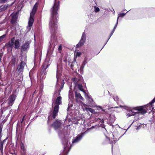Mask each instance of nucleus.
<instances>
[{
	"mask_svg": "<svg viewBox=\"0 0 155 155\" xmlns=\"http://www.w3.org/2000/svg\"><path fill=\"white\" fill-rule=\"evenodd\" d=\"M16 95L14 94H12L9 97L8 104H11L15 100Z\"/></svg>",
	"mask_w": 155,
	"mask_h": 155,
	"instance_id": "9d476101",
	"label": "nucleus"
},
{
	"mask_svg": "<svg viewBox=\"0 0 155 155\" xmlns=\"http://www.w3.org/2000/svg\"><path fill=\"white\" fill-rule=\"evenodd\" d=\"M115 30V29L113 28V30H112V31L111 32L113 33H114Z\"/></svg>",
	"mask_w": 155,
	"mask_h": 155,
	"instance_id": "2f4dec72",
	"label": "nucleus"
},
{
	"mask_svg": "<svg viewBox=\"0 0 155 155\" xmlns=\"http://www.w3.org/2000/svg\"><path fill=\"white\" fill-rule=\"evenodd\" d=\"M25 116L23 117V118H22V122H23V120H24L25 118Z\"/></svg>",
	"mask_w": 155,
	"mask_h": 155,
	"instance_id": "72a5a7b5",
	"label": "nucleus"
},
{
	"mask_svg": "<svg viewBox=\"0 0 155 155\" xmlns=\"http://www.w3.org/2000/svg\"><path fill=\"white\" fill-rule=\"evenodd\" d=\"M86 109L87 110L89 111L91 113H93L94 110L90 108H86Z\"/></svg>",
	"mask_w": 155,
	"mask_h": 155,
	"instance_id": "5701e85b",
	"label": "nucleus"
},
{
	"mask_svg": "<svg viewBox=\"0 0 155 155\" xmlns=\"http://www.w3.org/2000/svg\"><path fill=\"white\" fill-rule=\"evenodd\" d=\"M140 127L139 126H138L137 127L136 129L137 130H138L139 129H140Z\"/></svg>",
	"mask_w": 155,
	"mask_h": 155,
	"instance_id": "7c9ffc66",
	"label": "nucleus"
},
{
	"mask_svg": "<svg viewBox=\"0 0 155 155\" xmlns=\"http://www.w3.org/2000/svg\"><path fill=\"white\" fill-rule=\"evenodd\" d=\"M118 19H117L116 24H115V25L114 28L116 29V28H117V25L118 24Z\"/></svg>",
	"mask_w": 155,
	"mask_h": 155,
	"instance_id": "393cba45",
	"label": "nucleus"
},
{
	"mask_svg": "<svg viewBox=\"0 0 155 155\" xmlns=\"http://www.w3.org/2000/svg\"><path fill=\"white\" fill-rule=\"evenodd\" d=\"M59 5V3H57L55 4L53 9V15H54L57 14V11L58 9V6Z\"/></svg>",
	"mask_w": 155,
	"mask_h": 155,
	"instance_id": "1a4fd4ad",
	"label": "nucleus"
},
{
	"mask_svg": "<svg viewBox=\"0 0 155 155\" xmlns=\"http://www.w3.org/2000/svg\"><path fill=\"white\" fill-rule=\"evenodd\" d=\"M123 108L127 110L128 112L126 113V115L128 117L134 115L135 117L138 116L140 114L143 115L146 113L145 109L143 107H137L132 108L124 106Z\"/></svg>",
	"mask_w": 155,
	"mask_h": 155,
	"instance_id": "f03ea898",
	"label": "nucleus"
},
{
	"mask_svg": "<svg viewBox=\"0 0 155 155\" xmlns=\"http://www.w3.org/2000/svg\"><path fill=\"white\" fill-rule=\"evenodd\" d=\"M30 42L29 41H28L24 43L21 46V51H25L27 50L28 48H29Z\"/></svg>",
	"mask_w": 155,
	"mask_h": 155,
	"instance_id": "39448f33",
	"label": "nucleus"
},
{
	"mask_svg": "<svg viewBox=\"0 0 155 155\" xmlns=\"http://www.w3.org/2000/svg\"><path fill=\"white\" fill-rule=\"evenodd\" d=\"M26 66V63L24 61H21L20 65L18 66L17 70L18 71H21Z\"/></svg>",
	"mask_w": 155,
	"mask_h": 155,
	"instance_id": "423d86ee",
	"label": "nucleus"
},
{
	"mask_svg": "<svg viewBox=\"0 0 155 155\" xmlns=\"http://www.w3.org/2000/svg\"><path fill=\"white\" fill-rule=\"evenodd\" d=\"M81 137L80 136L77 137L76 139H75L73 141V142L74 143L78 141L81 139Z\"/></svg>",
	"mask_w": 155,
	"mask_h": 155,
	"instance_id": "aec40b11",
	"label": "nucleus"
},
{
	"mask_svg": "<svg viewBox=\"0 0 155 155\" xmlns=\"http://www.w3.org/2000/svg\"><path fill=\"white\" fill-rule=\"evenodd\" d=\"M15 48L16 49H18L20 46L19 41L18 40H16L14 42Z\"/></svg>",
	"mask_w": 155,
	"mask_h": 155,
	"instance_id": "f8f14e48",
	"label": "nucleus"
},
{
	"mask_svg": "<svg viewBox=\"0 0 155 155\" xmlns=\"http://www.w3.org/2000/svg\"><path fill=\"white\" fill-rule=\"evenodd\" d=\"M107 105H104V106L102 107L99 105H97V123L99 124H97V127L99 129H101L104 132L107 131L105 128V126L104 124V121L103 119L104 116L103 114H107L106 109L105 107Z\"/></svg>",
	"mask_w": 155,
	"mask_h": 155,
	"instance_id": "f257e3e1",
	"label": "nucleus"
},
{
	"mask_svg": "<svg viewBox=\"0 0 155 155\" xmlns=\"http://www.w3.org/2000/svg\"><path fill=\"white\" fill-rule=\"evenodd\" d=\"M74 61H76V58L74 59Z\"/></svg>",
	"mask_w": 155,
	"mask_h": 155,
	"instance_id": "58836bf2",
	"label": "nucleus"
},
{
	"mask_svg": "<svg viewBox=\"0 0 155 155\" xmlns=\"http://www.w3.org/2000/svg\"><path fill=\"white\" fill-rule=\"evenodd\" d=\"M126 131L125 132V133H126Z\"/></svg>",
	"mask_w": 155,
	"mask_h": 155,
	"instance_id": "c03bdc74",
	"label": "nucleus"
},
{
	"mask_svg": "<svg viewBox=\"0 0 155 155\" xmlns=\"http://www.w3.org/2000/svg\"><path fill=\"white\" fill-rule=\"evenodd\" d=\"M113 137L114 139H117V138H116V137H118V136L115 133H114V134H113Z\"/></svg>",
	"mask_w": 155,
	"mask_h": 155,
	"instance_id": "bb28decb",
	"label": "nucleus"
},
{
	"mask_svg": "<svg viewBox=\"0 0 155 155\" xmlns=\"http://www.w3.org/2000/svg\"><path fill=\"white\" fill-rule=\"evenodd\" d=\"M5 35H2V36L0 37V42H1L2 41L3 39L5 38Z\"/></svg>",
	"mask_w": 155,
	"mask_h": 155,
	"instance_id": "4be33fe9",
	"label": "nucleus"
},
{
	"mask_svg": "<svg viewBox=\"0 0 155 155\" xmlns=\"http://www.w3.org/2000/svg\"><path fill=\"white\" fill-rule=\"evenodd\" d=\"M86 96L87 97V100L89 101L90 103H91V102L93 101V100L88 95H87Z\"/></svg>",
	"mask_w": 155,
	"mask_h": 155,
	"instance_id": "dca6fc26",
	"label": "nucleus"
},
{
	"mask_svg": "<svg viewBox=\"0 0 155 155\" xmlns=\"http://www.w3.org/2000/svg\"><path fill=\"white\" fill-rule=\"evenodd\" d=\"M103 1V0H97V2H98L99 3H100Z\"/></svg>",
	"mask_w": 155,
	"mask_h": 155,
	"instance_id": "f704fd0d",
	"label": "nucleus"
},
{
	"mask_svg": "<svg viewBox=\"0 0 155 155\" xmlns=\"http://www.w3.org/2000/svg\"><path fill=\"white\" fill-rule=\"evenodd\" d=\"M1 130H0V139H1Z\"/></svg>",
	"mask_w": 155,
	"mask_h": 155,
	"instance_id": "4c0bfd02",
	"label": "nucleus"
},
{
	"mask_svg": "<svg viewBox=\"0 0 155 155\" xmlns=\"http://www.w3.org/2000/svg\"><path fill=\"white\" fill-rule=\"evenodd\" d=\"M15 40V38H12L11 40L9 41V42L6 44V46L7 48H10L12 47L13 45Z\"/></svg>",
	"mask_w": 155,
	"mask_h": 155,
	"instance_id": "6e6552de",
	"label": "nucleus"
},
{
	"mask_svg": "<svg viewBox=\"0 0 155 155\" xmlns=\"http://www.w3.org/2000/svg\"><path fill=\"white\" fill-rule=\"evenodd\" d=\"M62 49V46L61 45L59 46L58 48V50L59 51H61Z\"/></svg>",
	"mask_w": 155,
	"mask_h": 155,
	"instance_id": "c85d7f7f",
	"label": "nucleus"
},
{
	"mask_svg": "<svg viewBox=\"0 0 155 155\" xmlns=\"http://www.w3.org/2000/svg\"><path fill=\"white\" fill-rule=\"evenodd\" d=\"M75 97H76L77 98L76 99V100L77 103L80 102V103H81V104H83V103L81 101H78L77 98H79L81 100H83V97H82V96H81V95L80 93H78L77 92H75Z\"/></svg>",
	"mask_w": 155,
	"mask_h": 155,
	"instance_id": "0eeeda50",
	"label": "nucleus"
},
{
	"mask_svg": "<svg viewBox=\"0 0 155 155\" xmlns=\"http://www.w3.org/2000/svg\"><path fill=\"white\" fill-rule=\"evenodd\" d=\"M78 88L81 91L85 92L84 89L82 88V85L81 84H78Z\"/></svg>",
	"mask_w": 155,
	"mask_h": 155,
	"instance_id": "f3484780",
	"label": "nucleus"
},
{
	"mask_svg": "<svg viewBox=\"0 0 155 155\" xmlns=\"http://www.w3.org/2000/svg\"><path fill=\"white\" fill-rule=\"evenodd\" d=\"M130 11V10H129V11H127L126 13H119L118 15V16H117V19H118H118H119V17H122L124 16H125V15L127 13V12H128L129 11Z\"/></svg>",
	"mask_w": 155,
	"mask_h": 155,
	"instance_id": "ddd939ff",
	"label": "nucleus"
},
{
	"mask_svg": "<svg viewBox=\"0 0 155 155\" xmlns=\"http://www.w3.org/2000/svg\"><path fill=\"white\" fill-rule=\"evenodd\" d=\"M118 19H117L116 24H115V25L114 28L116 29V28H117V25L118 24Z\"/></svg>",
	"mask_w": 155,
	"mask_h": 155,
	"instance_id": "a878e982",
	"label": "nucleus"
},
{
	"mask_svg": "<svg viewBox=\"0 0 155 155\" xmlns=\"http://www.w3.org/2000/svg\"><path fill=\"white\" fill-rule=\"evenodd\" d=\"M113 33H112V32H111L110 33V35L109 36V38H108V40H107V41L104 44V46H103V47H102V48H101V50L105 46V45H106V44H107V41H108V40H109V39L111 37V36L113 34Z\"/></svg>",
	"mask_w": 155,
	"mask_h": 155,
	"instance_id": "a211bd4d",
	"label": "nucleus"
},
{
	"mask_svg": "<svg viewBox=\"0 0 155 155\" xmlns=\"http://www.w3.org/2000/svg\"><path fill=\"white\" fill-rule=\"evenodd\" d=\"M115 30V29L113 28V30H112V31L111 32L113 33H114Z\"/></svg>",
	"mask_w": 155,
	"mask_h": 155,
	"instance_id": "473e14b6",
	"label": "nucleus"
},
{
	"mask_svg": "<svg viewBox=\"0 0 155 155\" xmlns=\"http://www.w3.org/2000/svg\"><path fill=\"white\" fill-rule=\"evenodd\" d=\"M100 11V8L97 7V12Z\"/></svg>",
	"mask_w": 155,
	"mask_h": 155,
	"instance_id": "e433bc0d",
	"label": "nucleus"
},
{
	"mask_svg": "<svg viewBox=\"0 0 155 155\" xmlns=\"http://www.w3.org/2000/svg\"><path fill=\"white\" fill-rule=\"evenodd\" d=\"M16 62V59L15 58H12L11 61V63L13 64L14 65Z\"/></svg>",
	"mask_w": 155,
	"mask_h": 155,
	"instance_id": "412c9836",
	"label": "nucleus"
},
{
	"mask_svg": "<svg viewBox=\"0 0 155 155\" xmlns=\"http://www.w3.org/2000/svg\"><path fill=\"white\" fill-rule=\"evenodd\" d=\"M81 53L80 52H77L76 54V56L79 57L80 56Z\"/></svg>",
	"mask_w": 155,
	"mask_h": 155,
	"instance_id": "c756f323",
	"label": "nucleus"
},
{
	"mask_svg": "<svg viewBox=\"0 0 155 155\" xmlns=\"http://www.w3.org/2000/svg\"><path fill=\"white\" fill-rule=\"evenodd\" d=\"M95 12H97V8H96V7H95Z\"/></svg>",
	"mask_w": 155,
	"mask_h": 155,
	"instance_id": "c9c22d12",
	"label": "nucleus"
},
{
	"mask_svg": "<svg viewBox=\"0 0 155 155\" xmlns=\"http://www.w3.org/2000/svg\"><path fill=\"white\" fill-rule=\"evenodd\" d=\"M83 45V42H82V40H81L80 42L77 45H76V47L78 48L79 47Z\"/></svg>",
	"mask_w": 155,
	"mask_h": 155,
	"instance_id": "2eb2a0df",
	"label": "nucleus"
},
{
	"mask_svg": "<svg viewBox=\"0 0 155 155\" xmlns=\"http://www.w3.org/2000/svg\"><path fill=\"white\" fill-rule=\"evenodd\" d=\"M130 125L128 127V129L130 127Z\"/></svg>",
	"mask_w": 155,
	"mask_h": 155,
	"instance_id": "a19ab883",
	"label": "nucleus"
},
{
	"mask_svg": "<svg viewBox=\"0 0 155 155\" xmlns=\"http://www.w3.org/2000/svg\"><path fill=\"white\" fill-rule=\"evenodd\" d=\"M113 99H114V100L115 101H117L118 100V99H119V98H118V97L116 95H115L114 96H113Z\"/></svg>",
	"mask_w": 155,
	"mask_h": 155,
	"instance_id": "6ab92c4d",
	"label": "nucleus"
},
{
	"mask_svg": "<svg viewBox=\"0 0 155 155\" xmlns=\"http://www.w3.org/2000/svg\"><path fill=\"white\" fill-rule=\"evenodd\" d=\"M124 135V134H123V135H122L118 139V140H114V144L116 142V141H117V140H119L120 139V138H121L123 135Z\"/></svg>",
	"mask_w": 155,
	"mask_h": 155,
	"instance_id": "cd10ccee",
	"label": "nucleus"
},
{
	"mask_svg": "<svg viewBox=\"0 0 155 155\" xmlns=\"http://www.w3.org/2000/svg\"><path fill=\"white\" fill-rule=\"evenodd\" d=\"M101 50H102V49L101 50V49L100 51H101ZM100 51L99 52H98V53H99L100 52Z\"/></svg>",
	"mask_w": 155,
	"mask_h": 155,
	"instance_id": "79ce46f5",
	"label": "nucleus"
},
{
	"mask_svg": "<svg viewBox=\"0 0 155 155\" xmlns=\"http://www.w3.org/2000/svg\"><path fill=\"white\" fill-rule=\"evenodd\" d=\"M17 19V17L16 15H14L12 18V19L11 20V22L13 24L16 21Z\"/></svg>",
	"mask_w": 155,
	"mask_h": 155,
	"instance_id": "4468645a",
	"label": "nucleus"
},
{
	"mask_svg": "<svg viewBox=\"0 0 155 155\" xmlns=\"http://www.w3.org/2000/svg\"><path fill=\"white\" fill-rule=\"evenodd\" d=\"M60 125V122L57 120H56L53 124H52V126L54 127L55 128H57L59 127Z\"/></svg>",
	"mask_w": 155,
	"mask_h": 155,
	"instance_id": "9b49d317",
	"label": "nucleus"
},
{
	"mask_svg": "<svg viewBox=\"0 0 155 155\" xmlns=\"http://www.w3.org/2000/svg\"><path fill=\"white\" fill-rule=\"evenodd\" d=\"M113 11H114V12H115L114 11V10L113 9Z\"/></svg>",
	"mask_w": 155,
	"mask_h": 155,
	"instance_id": "37998d69",
	"label": "nucleus"
},
{
	"mask_svg": "<svg viewBox=\"0 0 155 155\" xmlns=\"http://www.w3.org/2000/svg\"><path fill=\"white\" fill-rule=\"evenodd\" d=\"M3 146V143L2 142L0 143V149L1 150V151H2V150Z\"/></svg>",
	"mask_w": 155,
	"mask_h": 155,
	"instance_id": "b1692460",
	"label": "nucleus"
},
{
	"mask_svg": "<svg viewBox=\"0 0 155 155\" xmlns=\"http://www.w3.org/2000/svg\"><path fill=\"white\" fill-rule=\"evenodd\" d=\"M61 97H59L57 98L56 100L55 103L56 104L54 107L52 115V117L54 119L55 118L56 114L58 112L59 108L58 106L59 104H60L61 103Z\"/></svg>",
	"mask_w": 155,
	"mask_h": 155,
	"instance_id": "20e7f679",
	"label": "nucleus"
},
{
	"mask_svg": "<svg viewBox=\"0 0 155 155\" xmlns=\"http://www.w3.org/2000/svg\"><path fill=\"white\" fill-rule=\"evenodd\" d=\"M38 5V4L36 3L34 5L32 11L31 13L30 16L28 21V26L29 27H31L34 21V17L36 12Z\"/></svg>",
	"mask_w": 155,
	"mask_h": 155,
	"instance_id": "7ed1b4c3",
	"label": "nucleus"
},
{
	"mask_svg": "<svg viewBox=\"0 0 155 155\" xmlns=\"http://www.w3.org/2000/svg\"><path fill=\"white\" fill-rule=\"evenodd\" d=\"M112 147H113V144H112Z\"/></svg>",
	"mask_w": 155,
	"mask_h": 155,
	"instance_id": "ea45409f",
	"label": "nucleus"
}]
</instances>
